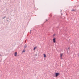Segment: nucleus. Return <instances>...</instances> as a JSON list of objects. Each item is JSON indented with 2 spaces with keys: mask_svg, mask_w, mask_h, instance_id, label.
Listing matches in <instances>:
<instances>
[{
  "mask_svg": "<svg viewBox=\"0 0 79 79\" xmlns=\"http://www.w3.org/2000/svg\"><path fill=\"white\" fill-rule=\"evenodd\" d=\"M31 30H30V34H31Z\"/></svg>",
  "mask_w": 79,
  "mask_h": 79,
  "instance_id": "1a4fd4ad",
  "label": "nucleus"
},
{
  "mask_svg": "<svg viewBox=\"0 0 79 79\" xmlns=\"http://www.w3.org/2000/svg\"><path fill=\"white\" fill-rule=\"evenodd\" d=\"M0 56H2V55L1 54L0 55Z\"/></svg>",
  "mask_w": 79,
  "mask_h": 79,
  "instance_id": "a211bd4d",
  "label": "nucleus"
},
{
  "mask_svg": "<svg viewBox=\"0 0 79 79\" xmlns=\"http://www.w3.org/2000/svg\"><path fill=\"white\" fill-rule=\"evenodd\" d=\"M36 48H37V47H34V48L33 49L34 50H35Z\"/></svg>",
  "mask_w": 79,
  "mask_h": 79,
  "instance_id": "20e7f679",
  "label": "nucleus"
},
{
  "mask_svg": "<svg viewBox=\"0 0 79 79\" xmlns=\"http://www.w3.org/2000/svg\"><path fill=\"white\" fill-rule=\"evenodd\" d=\"M49 16H52V15H51V14H50V15H49Z\"/></svg>",
  "mask_w": 79,
  "mask_h": 79,
  "instance_id": "ddd939ff",
  "label": "nucleus"
},
{
  "mask_svg": "<svg viewBox=\"0 0 79 79\" xmlns=\"http://www.w3.org/2000/svg\"><path fill=\"white\" fill-rule=\"evenodd\" d=\"M78 56H79V54H78Z\"/></svg>",
  "mask_w": 79,
  "mask_h": 79,
  "instance_id": "6ab92c4d",
  "label": "nucleus"
},
{
  "mask_svg": "<svg viewBox=\"0 0 79 79\" xmlns=\"http://www.w3.org/2000/svg\"><path fill=\"white\" fill-rule=\"evenodd\" d=\"M56 39V38H54L53 39V42H54V43H55V42H56V41L55 40Z\"/></svg>",
  "mask_w": 79,
  "mask_h": 79,
  "instance_id": "f03ea898",
  "label": "nucleus"
},
{
  "mask_svg": "<svg viewBox=\"0 0 79 79\" xmlns=\"http://www.w3.org/2000/svg\"><path fill=\"white\" fill-rule=\"evenodd\" d=\"M27 47V45H26V44L25 45V46H24V50H25V49Z\"/></svg>",
  "mask_w": 79,
  "mask_h": 79,
  "instance_id": "423d86ee",
  "label": "nucleus"
},
{
  "mask_svg": "<svg viewBox=\"0 0 79 79\" xmlns=\"http://www.w3.org/2000/svg\"><path fill=\"white\" fill-rule=\"evenodd\" d=\"M24 52H25V50H23V51H22V53H24Z\"/></svg>",
  "mask_w": 79,
  "mask_h": 79,
  "instance_id": "0eeeda50",
  "label": "nucleus"
},
{
  "mask_svg": "<svg viewBox=\"0 0 79 79\" xmlns=\"http://www.w3.org/2000/svg\"><path fill=\"white\" fill-rule=\"evenodd\" d=\"M46 21H47V20H46Z\"/></svg>",
  "mask_w": 79,
  "mask_h": 79,
  "instance_id": "aec40b11",
  "label": "nucleus"
},
{
  "mask_svg": "<svg viewBox=\"0 0 79 79\" xmlns=\"http://www.w3.org/2000/svg\"><path fill=\"white\" fill-rule=\"evenodd\" d=\"M61 14L62 15H63V13H61Z\"/></svg>",
  "mask_w": 79,
  "mask_h": 79,
  "instance_id": "f3484780",
  "label": "nucleus"
},
{
  "mask_svg": "<svg viewBox=\"0 0 79 79\" xmlns=\"http://www.w3.org/2000/svg\"><path fill=\"white\" fill-rule=\"evenodd\" d=\"M14 55H15V56H17V52H16L15 53H14Z\"/></svg>",
  "mask_w": 79,
  "mask_h": 79,
  "instance_id": "7ed1b4c3",
  "label": "nucleus"
},
{
  "mask_svg": "<svg viewBox=\"0 0 79 79\" xmlns=\"http://www.w3.org/2000/svg\"><path fill=\"white\" fill-rule=\"evenodd\" d=\"M59 74H60V73L58 72L56 73L55 74L56 77H58V76L59 75Z\"/></svg>",
  "mask_w": 79,
  "mask_h": 79,
  "instance_id": "f257e3e1",
  "label": "nucleus"
},
{
  "mask_svg": "<svg viewBox=\"0 0 79 79\" xmlns=\"http://www.w3.org/2000/svg\"><path fill=\"white\" fill-rule=\"evenodd\" d=\"M44 58L46 57V55H45V54H44Z\"/></svg>",
  "mask_w": 79,
  "mask_h": 79,
  "instance_id": "39448f33",
  "label": "nucleus"
},
{
  "mask_svg": "<svg viewBox=\"0 0 79 79\" xmlns=\"http://www.w3.org/2000/svg\"><path fill=\"white\" fill-rule=\"evenodd\" d=\"M68 48L69 50V48H69V47Z\"/></svg>",
  "mask_w": 79,
  "mask_h": 79,
  "instance_id": "4468645a",
  "label": "nucleus"
},
{
  "mask_svg": "<svg viewBox=\"0 0 79 79\" xmlns=\"http://www.w3.org/2000/svg\"><path fill=\"white\" fill-rule=\"evenodd\" d=\"M35 56H37V54H36L35 55Z\"/></svg>",
  "mask_w": 79,
  "mask_h": 79,
  "instance_id": "2eb2a0df",
  "label": "nucleus"
},
{
  "mask_svg": "<svg viewBox=\"0 0 79 79\" xmlns=\"http://www.w3.org/2000/svg\"><path fill=\"white\" fill-rule=\"evenodd\" d=\"M60 59H61V60H62V59H63V58H62V57H60Z\"/></svg>",
  "mask_w": 79,
  "mask_h": 79,
  "instance_id": "9d476101",
  "label": "nucleus"
},
{
  "mask_svg": "<svg viewBox=\"0 0 79 79\" xmlns=\"http://www.w3.org/2000/svg\"><path fill=\"white\" fill-rule=\"evenodd\" d=\"M5 16H4L3 18V19H4V18H5Z\"/></svg>",
  "mask_w": 79,
  "mask_h": 79,
  "instance_id": "f8f14e48",
  "label": "nucleus"
},
{
  "mask_svg": "<svg viewBox=\"0 0 79 79\" xmlns=\"http://www.w3.org/2000/svg\"><path fill=\"white\" fill-rule=\"evenodd\" d=\"M72 10L73 11H75V10H74V9H73Z\"/></svg>",
  "mask_w": 79,
  "mask_h": 79,
  "instance_id": "9b49d317",
  "label": "nucleus"
},
{
  "mask_svg": "<svg viewBox=\"0 0 79 79\" xmlns=\"http://www.w3.org/2000/svg\"><path fill=\"white\" fill-rule=\"evenodd\" d=\"M53 36H55V35H53Z\"/></svg>",
  "mask_w": 79,
  "mask_h": 79,
  "instance_id": "dca6fc26",
  "label": "nucleus"
},
{
  "mask_svg": "<svg viewBox=\"0 0 79 79\" xmlns=\"http://www.w3.org/2000/svg\"><path fill=\"white\" fill-rule=\"evenodd\" d=\"M63 56V53H62L61 54H60V57H62Z\"/></svg>",
  "mask_w": 79,
  "mask_h": 79,
  "instance_id": "6e6552de",
  "label": "nucleus"
},
{
  "mask_svg": "<svg viewBox=\"0 0 79 79\" xmlns=\"http://www.w3.org/2000/svg\"><path fill=\"white\" fill-rule=\"evenodd\" d=\"M7 21H8V20H7Z\"/></svg>",
  "mask_w": 79,
  "mask_h": 79,
  "instance_id": "412c9836",
  "label": "nucleus"
}]
</instances>
